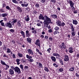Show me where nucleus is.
Instances as JSON below:
<instances>
[{"mask_svg":"<svg viewBox=\"0 0 79 79\" xmlns=\"http://www.w3.org/2000/svg\"><path fill=\"white\" fill-rule=\"evenodd\" d=\"M44 26L46 27H48V24H49V23H44Z\"/></svg>","mask_w":79,"mask_h":79,"instance_id":"58836bf2","label":"nucleus"},{"mask_svg":"<svg viewBox=\"0 0 79 79\" xmlns=\"http://www.w3.org/2000/svg\"><path fill=\"white\" fill-rule=\"evenodd\" d=\"M60 29L59 27H57L54 28V29L55 30H58V29Z\"/></svg>","mask_w":79,"mask_h":79,"instance_id":"de8ad7c7","label":"nucleus"},{"mask_svg":"<svg viewBox=\"0 0 79 79\" xmlns=\"http://www.w3.org/2000/svg\"><path fill=\"white\" fill-rule=\"evenodd\" d=\"M71 34L72 36H75L76 35V32H75V31L71 32Z\"/></svg>","mask_w":79,"mask_h":79,"instance_id":"2f4dec72","label":"nucleus"},{"mask_svg":"<svg viewBox=\"0 0 79 79\" xmlns=\"http://www.w3.org/2000/svg\"><path fill=\"white\" fill-rule=\"evenodd\" d=\"M48 31L49 32L52 33V29H50Z\"/></svg>","mask_w":79,"mask_h":79,"instance_id":"4d7b16f0","label":"nucleus"},{"mask_svg":"<svg viewBox=\"0 0 79 79\" xmlns=\"http://www.w3.org/2000/svg\"><path fill=\"white\" fill-rule=\"evenodd\" d=\"M65 25V23H64L63 22L62 23H61V26H64Z\"/></svg>","mask_w":79,"mask_h":79,"instance_id":"3c124183","label":"nucleus"},{"mask_svg":"<svg viewBox=\"0 0 79 79\" xmlns=\"http://www.w3.org/2000/svg\"><path fill=\"white\" fill-rule=\"evenodd\" d=\"M60 62L62 65H64L63 62L62 60H60Z\"/></svg>","mask_w":79,"mask_h":79,"instance_id":"603ef678","label":"nucleus"},{"mask_svg":"<svg viewBox=\"0 0 79 79\" xmlns=\"http://www.w3.org/2000/svg\"><path fill=\"white\" fill-rule=\"evenodd\" d=\"M12 2L13 3H18V1H17L16 0H12Z\"/></svg>","mask_w":79,"mask_h":79,"instance_id":"e433bc0d","label":"nucleus"},{"mask_svg":"<svg viewBox=\"0 0 79 79\" xmlns=\"http://www.w3.org/2000/svg\"><path fill=\"white\" fill-rule=\"evenodd\" d=\"M38 65L39 68H42V67H43L42 64L40 63H39Z\"/></svg>","mask_w":79,"mask_h":79,"instance_id":"c9c22d12","label":"nucleus"},{"mask_svg":"<svg viewBox=\"0 0 79 79\" xmlns=\"http://www.w3.org/2000/svg\"><path fill=\"white\" fill-rule=\"evenodd\" d=\"M20 33H21V34L22 35L23 38H25V34H24V31H20Z\"/></svg>","mask_w":79,"mask_h":79,"instance_id":"dca6fc26","label":"nucleus"},{"mask_svg":"<svg viewBox=\"0 0 79 79\" xmlns=\"http://www.w3.org/2000/svg\"><path fill=\"white\" fill-rule=\"evenodd\" d=\"M51 50V48H49L47 50L48 52H49L48 53H50V50Z\"/></svg>","mask_w":79,"mask_h":79,"instance_id":"13d9d810","label":"nucleus"},{"mask_svg":"<svg viewBox=\"0 0 79 79\" xmlns=\"http://www.w3.org/2000/svg\"><path fill=\"white\" fill-rule=\"evenodd\" d=\"M40 37L42 38V39H44V36L43 35H41L40 36Z\"/></svg>","mask_w":79,"mask_h":79,"instance_id":"69168bd1","label":"nucleus"},{"mask_svg":"<svg viewBox=\"0 0 79 79\" xmlns=\"http://www.w3.org/2000/svg\"><path fill=\"white\" fill-rule=\"evenodd\" d=\"M18 55L19 57H23V54L19 52L18 54Z\"/></svg>","mask_w":79,"mask_h":79,"instance_id":"473e14b6","label":"nucleus"},{"mask_svg":"<svg viewBox=\"0 0 79 79\" xmlns=\"http://www.w3.org/2000/svg\"><path fill=\"white\" fill-rule=\"evenodd\" d=\"M46 0H41V2L42 3H44V2H45Z\"/></svg>","mask_w":79,"mask_h":79,"instance_id":"338daca9","label":"nucleus"},{"mask_svg":"<svg viewBox=\"0 0 79 79\" xmlns=\"http://www.w3.org/2000/svg\"><path fill=\"white\" fill-rule=\"evenodd\" d=\"M71 7V8L72 9V10H73V11H74L75 10V8L74 7V6H73Z\"/></svg>","mask_w":79,"mask_h":79,"instance_id":"864d4df0","label":"nucleus"},{"mask_svg":"<svg viewBox=\"0 0 79 79\" xmlns=\"http://www.w3.org/2000/svg\"><path fill=\"white\" fill-rule=\"evenodd\" d=\"M11 22V21H9V22ZM7 22L5 24L6 27H7L9 28H12L13 26H12V23H11L10 22Z\"/></svg>","mask_w":79,"mask_h":79,"instance_id":"f03ea898","label":"nucleus"},{"mask_svg":"<svg viewBox=\"0 0 79 79\" xmlns=\"http://www.w3.org/2000/svg\"><path fill=\"white\" fill-rule=\"evenodd\" d=\"M40 40L39 39H37L36 40V42H35V44L36 45H38L39 47V48H40Z\"/></svg>","mask_w":79,"mask_h":79,"instance_id":"7ed1b4c3","label":"nucleus"},{"mask_svg":"<svg viewBox=\"0 0 79 79\" xmlns=\"http://www.w3.org/2000/svg\"><path fill=\"white\" fill-rule=\"evenodd\" d=\"M17 19H15L13 21L11 22V23L12 26L14 25V24H15V23H16V22H17Z\"/></svg>","mask_w":79,"mask_h":79,"instance_id":"2eb2a0df","label":"nucleus"},{"mask_svg":"<svg viewBox=\"0 0 79 79\" xmlns=\"http://www.w3.org/2000/svg\"><path fill=\"white\" fill-rule=\"evenodd\" d=\"M65 58L64 59V61H68L69 60V56L68 55H65Z\"/></svg>","mask_w":79,"mask_h":79,"instance_id":"0eeeda50","label":"nucleus"},{"mask_svg":"<svg viewBox=\"0 0 79 79\" xmlns=\"http://www.w3.org/2000/svg\"><path fill=\"white\" fill-rule=\"evenodd\" d=\"M27 52H28V53L29 54V55H34V52H33L32 50L31 49H27Z\"/></svg>","mask_w":79,"mask_h":79,"instance_id":"39448f33","label":"nucleus"},{"mask_svg":"<svg viewBox=\"0 0 79 79\" xmlns=\"http://www.w3.org/2000/svg\"><path fill=\"white\" fill-rule=\"evenodd\" d=\"M1 25L2 26H3L4 27H5V24L4 23H1Z\"/></svg>","mask_w":79,"mask_h":79,"instance_id":"79ce46f5","label":"nucleus"},{"mask_svg":"<svg viewBox=\"0 0 79 79\" xmlns=\"http://www.w3.org/2000/svg\"><path fill=\"white\" fill-rule=\"evenodd\" d=\"M1 63L3 65H5L6 64V63H5V62H4L3 60H1Z\"/></svg>","mask_w":79,"mask_h":79,"instance_id":"c85d7f7f","label":"nucleus"},{"mask_svg":"<svg viewBox=\"0 0 79 79\" xmlns=\"http://www.w3.org/2000/svg\"><path fill=\"white\" fill-rule=\"evenodd\" d=\"M44 24H47V23H51V24H53V23L51 22V19H50V18H48L47 16L45 15L44 16Z\"/></svg>","mask_w":79,"mask_h":79,"instance_id":"f257e3e1","label":"nucleus"},{"mask_svg":"<svg viewBox=\"0 0 79 79\" xmlns=\"http://www.w3.org/2000/svg\"><path fill=\"white\" fill-rule=\"evenodd\" d=\"M2 15L3 17H5V16H6L8 15V14L6 13L2 14Z\"/></svg>","mask_w":79,"mask_h":79,"instance_id":"72a5a7b5","label":"nucleus"},{"mask_svg":"<svg viewBox=\"0 0 79 79\" xmlns=\"http://www.w3.org/2000/svg\"><path fill=\"white\" fill-rule=\"evenodd\" d=\"M74 70V68L73 67H71L69 69V71H73Z\"/></svg>","mask_w":79,"mask_h":79,"instance_id":"bb28decb","label":"nucleus"},{"mask_svg":"<svg viewBox=\"0 0 79 79\" xmlns=\"http://www.w3.org/2000/svg\"><path fill=\"white\" fill-rule=\"evenodd\" d=\"M71 32H75V30H74V27L73 28H71Z\"/></svg>","mask_w":79,"mask_h":79,"instance_id":"a19ab883","label":"nucleus"},{"mask_svg":"<svg viewBox=\"0 0 79 79\" xmlns=\"http://www.w3.org/2000/svg\"><path fill=\"white\" fill-rule=\"evenodd\" d=\"M24 20L26 21V22H28L29 20H30V19L29 17V15H27L26 17H24Z\"/></svg>","mask_w":79,"mask_h":79,"instance_id":"423d86ee","label":"nucleus"},{"mask_svg":"<svg viewBox=\"0 0 79 79\" xmlns=\"http://www.w3.org/2000/svg\"><path fill=\"white\" fill-rule=\"evenodd\" d=\"M74 12H73V13H75V14H77V10H74Z\"/></svg>","mask_w":79,"mask_h":79,"instance_id":"6e6d98bb","label":"nucleus"},{"mask_svg":"<svg viewBox=\"0 0 79 79\" xmlns=\"http://www.w3.org/2000/svg\"><path fill=\"white\" fill-rule=\"evenodd\" d=\"M51 1L53 3H56V0H51Z\"/></svg>","mask_w":79,"mask_h":79,"instance_id":"37998d69","label":"nucleus"},{"mask_svg":"<svg viewBox=\"0 0 79 79\" xmlns=\"http://www.w3.org/2000/svg\"><path fill=\"white\" fill-rule=\"evenodd\" d=\"M26 57L28 59H30V58H32V56L29 55L28 54H27L26 56Z\"/></svg>","mask_w":79,"mask_h":79,"instance_id":"412c9836","label":"nucleus"},{"mask_svg":"<svg viewBox=\"0 0 79 79\" xmlns=\"http://www.w3.org/2000/svg\"><path fill=\"white\" fill-rule=\"evenodd\" d=\"M49 40H50V41H52L53 40V39L52 37H50L49 38Z\"/></svg>","mask_w":79,"mask_h":79,"instance_id":"bf43d9fd","label":"nucleus"},{"mask_svg":"<svg viewBox=\"0 0 79 79\" xmlns=\"http://www.w3.org/2000/svg\"><path fill=\"white\" fill-rule=\"evenodd\" d=\"M51 59L52 60V61H54V62H55V61H56V58H55V57L52 56L51 57Z\"/></svg>","mask_w":79,"mask_h":79,"instance_id":"ddd939ff","label":"nucleus"},{"mask_svg":"<svg viewBox=\"0 0 79 79\" xmlns=\"http://www.w3.org/2000/svg\"><path fill=\"white\" fill-rule=\"evenodd\" d=\"M9 74H10V75L14 74V71L11 69H10Z\"/></svg>","mask_w":79,"mask_h":79,"instance_id":"9d476101","label":"nucleus"},{"mask_svg":"<svg viewBox=\"0 0 79 79\" xmlns=\"http://www.w3.org/2000/svg\"><path fill=\"white\" fill-rule=\"evenodd\" d=\"M28 5H29L28 3L26 4H25V3L22 4L21 6H23V7H24V6H25V7H27V6H28Z\"/></svg>","mask_w":79,"mask_h":79,"instance_id":"f3484780","label":"nucleus"},{"mask_svg":"<svg viewBox=\"0 0 79 79\" xmlns=\"http://www.w3.org/2000/svg\"><path fill=\"white\" fill-rule=\"evenodd\" d=\"M37 25L38 26H39V27L41 26V24L40 23H38L37 24Z\"/></svg>","mask_w":79,"mask_h":79,"instance_id":"680f3d73","label":"nucleus"},{"mask_svg":"<svg viewBox=\"0 0 79 79\" xmlns=\"http://www.w3.org/2000/svg\"><path fill=\"white\" fill-rule=\"evenodd\" d=\"M17 25L19 27H20L21 24V21H20L19 20L17 22Z\"/></svg>","mask_w":79,"mask_h":79,"instance_id":"4be33fe9","label":"nucleus"},{"mask_svg":"<svg viewBox=\"0 0 79 79\" xmlns=\"http://www.w3.org/2000/svg\"><path fill=\"white\" fill-rule=\"evenodd\" d=\"M20 60H21L19 59H16V61L17 63V64L18 65H19V64H20L19 61H20Z\"/></svg>","mask_w":79,"mask_h":79,"instance_id":"a211bd4d","label":"nucleus"},{"mask_svg":"<svg viewBox=\"0 0 79 79\" xmlns=\"http://www.w3.org/2000/svg\"><path fill=\"white\" fill-rule=\"evenodd\" d=\"M20 67L21 69H23V66L22 65L20 64Z\"/></svg>","mask_w":79,"mask_h":79,"instance_id":"09e8293b","label":"nucleus"},{"mask_svg":"<svg viewBox=\"0 0 79 79\" xmlns=\"http://www.w3.org/2000/svg\"><path fill=\"white\" fill-rule=\"evenodd\" d=\"M52 55L54 56H58V57H60V56L58 53H53Z\"/></svg>","mask_w":79,"mask_h":79,"instance_id":"4468645a","label":"nucleus"},{"mask_svg":"<svg viewBox=\"0 0 79 79\" xmlns=\"http://www.w3.org/2000/svg\"><path fill=\"white\" fill-rule=\"evenodd\" d=\"M10 31L11 32H14L15 31L13 29H10Z\"/></svg>","mask_w":79,"mask_h":79,"instance_id":"0e129e2a","label":"nucleus"},{"mask_svg":"<svg viewBox=\"0 0 79 79\" xmlns=\"http://www.w3.org/2000/svg\"><path fill=\"white\" fill-rule=\"evenodd\" d=\"M11 50L9 48H7V53H10L11 52Z\"/></svg>","mask_w":79,"mask_h":79,"instance_id":"c756f323","label":"nucleus"},{"mask_svg":"<svg viewBox=\"0 0 79 79\" xmlns=\"http://www.w3.org/2000/svg\"><path fill=\"white\" fill-rule=\"evenodd\" d=\"M31 30H32V31H31L32 33H33V34H35L37 33V32H36V31L34 30V28H32Z\"/></svg>","mask_w":79,"mask_h":79,"instance_id":"f8f14e48","label":"nucleus"},{"mask_svg":"<svg viewBox=\"0 0 79 79\" xmlns=\"http://www.w3.org/2000/svg\"><path fill=\"white\" fill-rule=\"evenodd\" d=\"M3 57L4 58H5V57H6V58H7V56H6V54H4L3 55Z\"/></svg>","mask_w":79,"mask_h":79,"instance_id":"774afa93","label":"nucleus"},{"mask_svg":"<svg viewBox=\"0 0 79 79\" xmlns=\"http://www.w3.org/2000/svg\"><path fill=\"white\" fill-rule=\"evenodd\" d=\"M6 9H7V10H11V9H10V7H9V6H6Z\"/></svg>","mask_w":79,"mask_h":79,"instance_id":"4c0bfd02","label":"nucleus"},{"mask_svg":"<svg viewBox=\"0 0 79 79\" xmlns=\"http://www.w3.org/2000/svg\"><path fill=\"white\" fill-rule=\"evenodd\" d=\"M10 68L11 69H13V70H14V69H15V68L13 66H11Z\"/></svg>","mask_w":79,"mask_h":79,"instance_id":"e2e57ef3","label":"nucleus"},{"mask_svg":"<svg viewBox=\"0 0 79 79\" xmlns=\"http://www.w3.org/2000/svg\"><path fill=\"white\" fill-rule=\"evenodd\" d=\"M39 19H42V20L44 19V17L43 16L42 14H40V16H39Z\"/></svg>","mask_w":79,"mask_h":79,"instance_id":"9b49d317","label":"nucleus"},{"mask_svg":"<svg viewBox=\"0 0 79 79\" xmlns=\"http://www.w3.org/2000/svg\"><path fill=\"white\" fill-rule=\"evenodd\" d=\"M63 47H65V44H64V43H63L61 44V45H59V48L60 49H62Z\"/></svg>","mask_w":79,"mask_h":79,"instance_id":"1a4fd4ad","label":"nucleus"},{"mask_svg":"<svg viewBox=\"0 0 79 79\" xmlns=\"http://www.w3.org/2000/svg\"><path fill=\"white\" fill-rule=\"evenodd\" d=\"M69 52L70 53H72L73 52V50H69Z\"/></svg>","mask_w":79,"mask_h":79,"instance_id":"052dcab7","label":"nucleus"},{"mask_svg":"<svg viewBox=\"0 0 79 79\" xmlns=\"http://www.w3.org/2000/svg\"><path fill=\"white\" fill-rule=\"evenodd\" d=\"M35 6L36 7V8H38L39 7V4H37L35 5Z\"/></svg>","mask_w":79,"mask_h":79,"instance_id":"8fccbe9b","label":"nucleus"},{"mask_svg":"<svg viewBox=\"0 0 79 79\" xmlns=\"http://www.w3.org/2000/svg\"><path fill=\"white\" fill-rule=\"evenodd\" d=\"M17 10L19 11V12H21L23 11L22 9H21V8L19 7H17Z\"/></svg>","mask_w":79,"mask_h":79,"instance_id":"5701e85b","label":"nucleus"},{"mask_svg":"<svg viewBox=\"0 0 79 79\" xmlns=\"http://www.w3.org/2000/svg\"><path fill=\"white\" fill-rule=\"evenodd\" d=\"M44 69L45 71H47V72H48L49 71V70L48 68L46 67H44Z\"/></svg>","mask_w":79,"mask_h":79,"instance_id":"f704fd0d","label":"nucleus"},{"mask_svg":"<svg viewBox=\"0 0 79 79\" xmlns=\"http://www.w3.org/2000/svg\"><path fill=\"white\" fill-rule=\"evenodd\" d=\"M15 73H18L19 74L21 73V70H20V69H19V68L18 67H15Z\"/></svg>","mask_w":79,"mask_h":79,"instance_id":"20e7f679","label":"nucleus"},{"mask_svg":"<svg viewBox=\"0 0 79 79\" xmlns=\"http://www.w3.org/2000/svg\"><path fill=\"white\" fill-rule=\"evenodd\" d=\"M32 40L30 38H27V42H29V43H31V40Z\"/></svg>","mask_w":79,"mask_h":79,"instance_id":"b1692460","label":"nucleus"},{"mask_svg":"<svg viewBox=\"0 0 79 79\" xmlns=\"http://www.w3.org/2000/svg\"><path fill=\"white\" fill-rule=\"evenodd\" d=\"M59 71H60V72H63V69L60 68L59 69Z\"/></svg>","mask_w":79,"mask_h":79,"instance_id":"a18cd8bd","label":"nucleus"},{"mask_svg":"<svg viewBox=\"0 0 79 79\" xmlns=\"http://www.w3.org/2000/svg\"><path fill=\"white\" fill-rule=\"evenodd\" d=\"M76 76L77 77L79 78V74H78L77 73H76Z\"/></svg>","mask_w":79,"mask_h":79,"instance_id":"49530a36","label":"nucleus"},{"mask_svg":"<svg viewBox=\"0 0 79 79\" xmlns=\"http://www.w3.org/2000/svg\"><path fill=\"white\" fill-rule=\"evenodd\" d=\"M51 16L52 17V18H57V16L56 15H52Z\"/></svg>","mask_w":79,"mask_h":79,"instance_id":"7c9ffc66","label":"nucleus"},{"mask_svg":"<svg viewBox=\"0 0 79 79\" xmlns=\"http://www.w3.org/2000/svg\"><path fill=\"white\" fill-rule=\"evenodd\" d=\"M27 60L29 62H30L31 63H32V62H33V61H34V60L31 58H30V59H28Z\"/></svg>","mask_w":79,"mask_h":79,"instance_id":"a878e982","label":"nucleus"},{"mask_svg":"<svg viewBox=\"0 0 79 79\" xmlns=\"http://www.w3.org/2000/svg\"><path fill=\"white\" fill-rule=\"evenodd\" d=\"M58 33V31H56L54 32V35H56V34Z\"/></svg>","mask_w":79,"mask_h":79,"instance_id":"c03bdc74","label":"nucleus"},{"mask_svg":"<svg viewBox=\"0 0 79 79\" xmlns=\"http://www.w3.org/2000/svg\"><path fill=\"white\" fill-rule=\"evenodd\" d=\"M26 37H30V33H26Z\"/></svg>","mask_w":79,"mask_h":79,"instance_id":"ea45409f","label":"nucleus"},{"mask_svg":"<svg viewBox=\"0 0 79 79\" xmlns=\"http://www.w3.org/2000/svg\"><path fill=\"white\" fill-rule=\"evenodd\" d=\"M28 66H25V67H24V69H25V70H26V69H28Z\"/></svg>","mask_w":79,"mask_h":79,"instance_id":"5fc2aeb1","label":"nucleus"},{"mask_svg":"<svg viewBox=\"0 0 79 79\" xmlns=\"http://www.w3.org/2000/svg\"><path fill=\"white\" fill-rule=\"evenodd\" d=\"M5 66H6V68L5 69V70H7V69H8V68H10V66L6 64L5 65Z\"/></svg>","mask_w":79,"mask_h":79,"instance_id":"cd10ccee","label":"nucleus"},{"mask_svg":"<svg viewBox=\"0 0 79 79\" xmlns=\"http://www.w3.org/2000/svg\"><path fill=\"white\" fill-rule=\"evenodd\" d=\"M56 24L58 26H61V22L59 20L56 22Z\"/></svg>","mask_w":79,"mask_h":79,"instance_id":"6e6552de","label":"nucleus"},{"mask_svg":"<svg viewBox=\"0 0 79 79\" xmlns=\"http://www.w3.org/2000/svg\"><path fill=\"white\" fill-rule=\"evenodd\" d=\"M70 6L72 7V6H74V3L72 2L71 1H70Z\"/></svg>","mask_w":79,"mask_h":79,"instance_id":"6ab92c4d","label":"nucleus"},{"mask_svg":"<svg viewBox=\"0 0 79 79\" xmlns=\"http://www.w3.org/2000/svg\"><path fill=\"white\" fill-rule=\"evenodd\" d=\"M73 24L77 25V22L76 20H74L73 21Z\"/></svg>","mask_w":79,"mask_h":79,"instance_id":"393cba45","label":"nucleus"},{"mask_svg":"<svg viewBox=\"0 0 79 79\" xmlns=\"http://www.w3.org/2000/svg\"><path fill=\"white\" fill-rule=\"evenodd\" d=\"M36 51L40 55H42V53L40 52V51L38 49H36Z\"/></svg>","mask_w":79,"mask_h":79,"instance_id":"aec40b11","label":"nucleus"}]
</instances>
